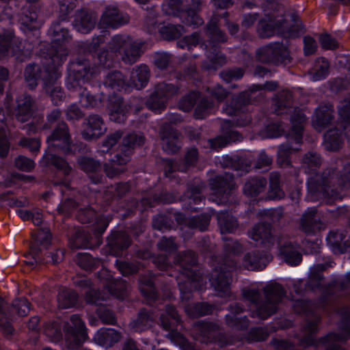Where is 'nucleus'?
I'll return each instance as SVG.
<instances>
[{"label":"nucleus","instance_id":"f257e3e1","mask_svg":"<svg viewBox=\"0 0 350 350\" xmlns=\"http://www.w3.org/2000/svg\"><path fill=\"white\" fill-rule=\"evenodd\" d=\"M308 189L313 200H323L327 204L341 200L342 191L350 189V161L340 172L335 168H327L321 174L310 178Z\"/></svg>","mask_w":350,"mask_h":350},{"label":"nucleus","instance_id":"f03ea898","mask_svg":"<svg viewBox=\"0 0 350 350\" xmlns=\"http://www.w3.org/2000/svg\"><path fill=\"white\" fill-rule=\"evenodd\" d=\"M338 313L342 317L343 325L341 327L342 334L334 332L317 340L315 335L319 331L321 323L319 315L307 314V319L303 327L304 335L299 340V345L303 347H318L320 345L324 347L325 350H346L339 342L346 341L350 337V325L346 322L350 321V306H345L338 309Z\"/></svg>","mask_w":350,"mask_h":350},{"label":"nucleus","instance_id":"7ed1b4c3","mask_svg":"<svg viewBox=\"0 0 350 350\" xmlns=\"http://www.w3.org/2000/svg\"><path fill=\"white\" fill-rule=\"evenodd\" d=\"M213 271L210 282L215 290L226 296L229 293L231 280L230 273L237 268V260L230 256L224 258L215 257L213 258Z\"/></svg>","mask_w":350,"mask_h":350},{"label":"nucleus","instance_id":"20e7f679","mask_svg":"<svg viewBox=\"0 0 350 350\" xmlns=\"http://www.w3.org/2000/svg\"><path fill=\"white\" fill-rule=\"evenodd\" d=\"M48 150L64 155H75L78 150L77 144L72 139L68 124L62 120L57 123L46 138Z\"/></svg>","mask_w":350,"mask_h":350},{"label":"nucleus","instance_id":"39448f33","mask_svg":"<svg viewBox=\"0 0 350 350\" xmlns=\"http://www.w3.org/2000/svg\"><path fill=\"white\" fill-rule=\"evenodd\" d=\"M337 126L329 129L324 135V145L329 151L338 150L342 144L340 131L345 133L350 132V97L345 98L338 109Z\"/></svg>","mask_w":350,"mask_h":350},{"label":"nucleus","instance_id":"423d86ee","mask_svg":"<svg viewBox=\"0 0 350 350\" xmlns=\"http://www.w3.org/2000/svg\"><path fill=\"white\" fill-rule=\"evenodd\" d=\"M265 299L256 310V316L265 320L275 314L279 304L286 296V291L282 284L274 281L267 283L262 289Z\"/></svg>","mask_w":350,"mask_h":350},{"label":"nucleus","instance_id":"0eeeda50","mask_svg":"<svg viewBox=\"0 0 350 350\" xmlns=\"http://www.w3.org/2000/svg\"><path fill=\"white\" fill-rule=\"evenodd\" d=\"M255 61L262 64L286 65L292 61L290 51L282 44H270L256 49Z\"/></svg>","mask_w":350,"mask_h":350},{"label":"nucleus","instance_id":"6e6552de","mask_svg":"<svg viewBox=\"0 0 350 350\" xmlns=\"http://www.w3.org/2000/svg\"><path fill=\"white\" fill-rule=\"evenodd\" d=\"M68 70V88L77 90L81 89L80 81H88L93 78L95 68L88 58L77 57L70 63Z\"/></svg>","mask_w":350,"mask_h":350},{"label":"nucleus","instance_id":"1a4fd4ad","mask_svg":"<svg viewBox=\"0 0 350 350\" xmlns=\"http://www.w3.org/2000/svg\"><path fill=\"white\" fill-rule=\"evenodd\" d=\"M210 189L213 191L212 200L218 204H227L235 186L234 175L225 173L209 179Z\"/></svg>","mask_w":350,"mask_h":350},{"label":"nucleus","instance_id":"9d476101","mask_svg":"<svg viewBox=\"0 0 350 350\" xmlns=\"http://www.w3.org/2000/svg\"><path fill=\"white\" fill-rule=\"evenodd\" d=\"M254 92L250 88L247 91L240 92L238 95L232 96L230 103L226 108L227 114L239 117L234 120V124L237 126H245L251 122V116L245 113V109L251 102V94Z\"/></svg>","mask_w":350,"mask_h":350},{"label":"nucleus","instance_id":"9b49d317","mask_svg":"<svg viewBox=\"0 0 350 350\" xmlns=\"http://www.w3.org/2000/svg\"><path fill=\"white\" fill-rule=\"evenodd\" d=\"M70 321V323L67 322L64 325L66 341L69 349H76L88 339L87 329L77 314L72 315Z\"/></svg>","mask_w":350,"mask_h":350},{"label":"nucleus","instance_id":"f8f14e48","mask_svg":"<svg viewBox=\"0 0 350 350\" xmlns=\"http://www.w3.org/2000/svg\"><path fill=\"white\" fill-rule=\"evenodd\" d=\"M178 94V88L171 83H159L154 87V92L146 101V107L150 110L163 109L166 103Z\"/></svg>","mask_w":350,"mask_h":350},{"label":"nucleus","instance_id":"ddd939ff","mask_svg":"<svg viewBox=\"0 0 350 350\" xmlns=\"http://www.w3.org/2000/svg\"><path fill=\"white\" fill-rule=\"evenodd\" d=\"M331 262H327L322 264H317L314 265L310 270V274L308 275L307 282L306 283V290L310 291H315V290H323V294L320 297V302L323 306H327L329 304V298L334 295H326L325 298H323L325 295V289L326 286L328 285L323 284V282L325 280V277L323 273L326 271L329 267H331Z\"/></svg>","mask_w":350,"mask_h":350},{"label":"nucleus","instance_id":"4468645a","mask_svg":"<svg viewBox=\"0 0 350 350\" xmlns=\"http://www.w3.org/2000/svg\"><path fill=\"white\" fill-rule=\"evenodd\" d=\"M83 126L84 129L81 132V136L86 141L96 140L107 131L103 118L96 113L90 114L85 118Z\"/></svg>","mask_w":350,"mask_h":350},{"label":"nucleus","instance_id":"2eb2a0df","mask_svg":"<svg viewBox=\"0 0 350 350\" xmlns=\"http://www.w3.org/2000/svg\"><path fill=\"white\" fill-rule=\"evenodd\" d=\"M174 264L179 267L180 272L191 281H196L199 278L198 273L193 267L198 265V255L191 250L179 252L174 258Z\"/></svg>","mask_w":350,"mask_h":350},{"label":"nucleus","instance_id":"dca6fc26","mask_svg":"<svg viewBox=\"0 0 350 350\" xmlns=\"http://www.w3.org/2000/svg\"><path fill=\"white\" fill-rule=\"evenodd\" d=\"M33 241L31 242L29 246V252L27 255H25L26 258L31 256L33 260H25V262L29 265H33L37 262H42L40 256L41 249L40 246L46 247L51 243V234L49 232L42 229H38L36 232L31 233Z\"/></svg>","mask_w":350,"mask_h":350},{"label":"nucleus","instance_id":"f3484780","mask_svg":"<svg viewBox=\"0 0 350 350\" xmlns=\"http://www.w3.org/2000/svg\"><path fill=\"white\" fill-rule=\"evenodd\" d=\"M22 52V42L15 36L14 32L0 33V60L18 56Z\"/></svg>","mask_w":350,"mask_h":350},{"label":"nucleus","instance_id":"a211bd4d","mask_svg":"<svg viewBox=\"0 0 350 350\" xmlns=\"http://www.w3.org/2000/svg\"><path fill=\"white\" fill-rule=\"evenodd\" d=\"M131 243L130 235L123 230L113 232L107 239L109 254L115 256H122Z\"/></svg>","mask_w":350,"mask_h":350},{"label":"nucleus","instance_id":"6ab92c4d","mask_svg":"<svg viewBox=\"0 0 350 350\" xmlns=\"http://www.w3.org/2000/svg\"><path fill=\"white\" fill-rule=\"evenodd\" d=\"M36 106L35 100L29 94H24L16 99V107L14 110V116L16 120L21 123L31 119Z\"/></svg>","mask_w":350,"mask_h":350},{"label":"nucleus","instance_id":"aec40b11","mask_svg":"<svg viewBox=\"0 0 350 350\" xmlns=\"http://www.w3.org/2000/svg\"><path fill=\"white\" fill-rule=\"evenodd\" d=\"M79 168L88 174L94 183H101L102 176L98 174L102 170L101 163L94 158L82 156L77 160Z\"/></svg>","mask_w":350,"mask_h":350},{"label":"nucleus","instance_id":"412c9836","mask_svg":"<svg viewBox=\"0 0 350 350\" xmlns=\"http://www.w3.org/2000/svg\"><path fill=\"white\" fill-rule=\"evenodd\" d=\"M107 110L111 121L120 124L126 120L128 109L122 96L116 94L111 96L109 99Z\"/></svg>","mask_w":350,"mask_h":350},{"label":"nucleus","instance_id":"4be33fe9","mask_svg":"<svg viewBox=\"0 0 350 350\" xmlns=\"http://www.w3.org/2000/svg\"><path fill=\"white\" fill-rule=\"evenodd\" d=\"M129 22L127 17L123 16L122 13L116 6H107L103 14L100 24L104 28L116 29Z\"/></svg>","mask_w":350,"mask_h":350},{"label":"nucleus","instance_id":"5701e85b","mask_svg":"<svg viewBox=\"0 0 350 350\" xmlns=\"http://www.w3.org/2000/svg\"><path fill=\"white\" fill-rule=\"evenodd\" d=\"M96 21V17L92 13L81 9L75 14L73 26L79 32L87 33L94 28Z\"/></svg>","mask_w":350,"mask_h":350},{"label":"nucleus","instance_id":"b1692460","mask_svg":"<svg viewBox=\"0 0 350 350\" xmlns=\"http://www.w3.org/2000/svg\"><path fill=\"white\" fill-rule=\"evenodd\" d=\"M334 106L331 104L321 105L316 110L313 125L317 130L328 127L334 119Z\"/></svg>","mask_w":350,"mask_h":350},{"label":"nucleus","instance_id":"393cba45","mask_svg":"<svg viewBox=\"0 0 350 350\" xmlns=\"http://www.w3.org/2000/svg\"><path fill=\"white\" fill-rule=\"evenodd\" d=\"M271 228L272 226L269 223H259L252 228L251 238L255 241H260L265 247H269L274 243Z\"/></svg>","mask_w":350,"mask_h":350},{"label":"nucleus","instance_id":"a878e982","mask_svg":"<svg viewBox=\"0 0 350 350\" xmlns=\"http://www.w3.org/2000/svg\"><path fill=\"white\" fill-rule=\"evenodd\" d=\"M280 254L284 260L291 266L298 265L302 260V254L297 244L286 242L280 247Z\"/></svg>","mask_w":350,"mask_h":350},{"label":"nucleus","instance_id":"bb28decb","mask_svg":"<svg viewBox=\"0 0 350 350\" xmlns=\"http://www.w3.org/2000/svg\"><path fill=\"white\" fill-rule=\"evenodd\" d=\"M306 121L305 115L299 110L295 111L291 116V122L292 124L291 133L288 135V139H293L297 144L302 142L304 124Z\"/></svg>","mask_w":350,"mask_h":350},{"label":"nucleus","instance_id":"cd10ccee","mask_svg":"<svg viewBox=\"0 0 350 350\" xmlns=\"http://www.w3.org/2000/svg\"><path fill=\"white\" fill-rule=\"evenodd\" d=\"M322 224L320 217L317 215L316 208L308 209L301 219V227L304 232L306 233H314L321 229Z\"/></svg>","mask_w":350,"mask_h":350},{"label":"nucleus","instance_id":"c85d7f7f","mask_svg":"<svg viewBox=\"0 0 350 350\" xmlns=\"http://www.w3.org/2000/svg\"><path fill=\"white\" fill-rule=\"evenodd\" d=\"M267 185V181L265 177L254 176L245 183L243 193L248 197L256 198L265 191Z\"/></svg>","mask_w":350,"mask_h":350},{"label":"nucleus","instance_id":"c756f323","mask_svg":"<svg viewBox=\"0 0 350 350\" xmlns=\"http://www.w3.org/2000/svg\"><path fill=\"white\" fill-rule=\"evenodd\" d=\"M145 140V137L142 134H137L136 133H129L123 137L122 142L119 146L120 151L128 155H132L137 147L144 145Z\"/></svg>","mask_w":350,"mask_h":350},{"label":"nucleus","instance_id":"7c9ffc66","mask_svg":"<svg viewBox=\"0 0 350 350\" xmlns=\"http://www.w3.org/2000/svg\"><path fill=\"white\" fill-rule=\"evenodd\" d=\"M206 29L207 36L213 45L226 43L228 41L226 33L219 27V18L217 17L211 18L206 26Z\"/></svg>","mask_w":350,"mask_h":350},{"label":"nucleus","instance_id":"2f4dec72","mask_svg":"<svg viewBox=\"0 0 350 350\" xmlns=\"http://www.w3.org/2000/svg\"><path fill=\"white\" fill-rule=\"evenodd\" d=\"M269 189L265 199L267 200H280L285 197V192L281 185V176L278 172L269 175Z\"/></svg>","mask_w":350,"mask_h":350},{"label":"nucleus","instance_id":"473e14b6","mask_svg":"<svg viewBox=\"0 0 350 350\" xmlns=\"http://www.w3.org/2000/svg\"><path fill=\"white\" fill-rule=\"evenodd\" d=\"M153 321V312L143 308L139 310L137 319L131 323V327L136 332H142L149 329Z\"/></svg>","mask_w":350,"mask_h":350},{"label":"nucleus","instance_id":"72a5a7b5","mask_svg":"<svg viewBox=\"0 0 350 350\" xmlns=\"http://www.w3.org/2000/svg\"><path fill=\"white\" fill-rule=\"evenodd\" d=\"M46 166H53L57 170L62 171L64 176H69L72 172V167L67 161L55 154L46 152L42 160Z\"/></svg>","mask_w":350,"mask_h":350},{"label":"nucleus","instance_id":"f704fd0d","mask_svg":"<svg viewBox=\"0 0 350 350\" xmlns=\"http://www.w3.org/2000/svg\"><path fill=\"white\" fill-rule=\"evenodd\" d=\"M38 14L28 8L23 10L19 16V23L24 31H33L41 27V22L38 18Z\"/></svg>","mask_w":350,"mask_h":350},{"label":"nucleus","instance_id":"c9c22d12","mask_svg":"<svg viewBox=\"0 0 350 350\" xmlns=\"http://www.w3.org/2000/svg\"><path fill=\"white\" fill-rule=\"evenodd\" d=\"M122 337V334L114 329L101 328L97 332L95 340L100 345L112 346L118 342Z\"/></svg>","mask_w":350,"mask_h":350},{"label":"nucleus","instance_id":"e433bc0d","mask_svg":"<svg viewBox=\"0 0 350 350\" xmlns=\"http://www.w3.org/2000/svg\"><path fill=\"white\" fill-rule=\"evenodd\" d=\"M195 329L204 338V342H212L215 336L220 330V326L213 322L198 321L194 324Z\"/></svg>","mask_w":350,"mask_h":350},{"label":"nucleus","instance_id":"4c0bfd02","mask_svg":"<svg viewBox=\"0 0 350 350\" xmlns=\"http://www.w3.org/2000/svg\"><path fill=\"white\" fill-rule=\"evenodd\" d=\"M275 111L278 115H282L286 109L293 107L294 100L292 92L284 90L275 95L274 99Z\"/></svg>","mask_w":350,"mask_h":350},{"label":"nucleus","instance_id":"58836bf2","mask_svg":"<svg viewBox=\"0 0 350 350\" xmlns=\"http://www.w3.org/2000/svg\"><path fill=\"white\" fill-rule=\"evenodd\" d=\"M292 141L289 139L286 143L281 144L278 147L277 163L282 167H288L291 166V155L293 152H298L299 148L292 146Z\"/></svg>","mask_w":350,"mask_h":350},{"label":"nucleus","instance_id":"ea45409f","mask_svg":"<svg viewBox=\"0 0 350 350\" xmlns=\"http://www.w3.org/2000/svg\"><path fill=\"white\" fill-rule=\"evenodd\" d=\"M217 218L222 234L232 233L239 227L237 219L227 211L218 213Z\"/></svg>","mask_w":350,"mask_h":350},{"label":"nucleus","instance_id":"a19ab883","mask_svg":"<svg viewBox=\"0 0 350 350\" xmlns=\"http://www.w3.org/2000/svg\"><path fill=\"white\" fill-rule=\"evenodd\" d=\"M79 295L74 290L70 288H62L57 295V299L58 307L66 309L75 307L78 302Z\"/></svg>","mask_w":350,"mask_h":350},{"label":"nucleus","instance_id":"79ce46f5","mask_svg":"<svg viewBox=\"0 0 350 350\" xmlns=\"http://www.w3.org/2000/svg\"><path fill=\"white\" fill-rule=\"evenodd\" d=\"M142 46V43L131 40L122 53V60L129 65L135 64L144 53Z\"/></svg>","mask_w":350,"mask_h":350},{"label":"nucleus","instance_id":"37998d69","mask_svg":"<svg viewBox=\"0 0 350 350\" xmlns=\"http://www.w3.org/2000/svg\"><path fill=\"white\" fill-rule=\"evenodd\" d=\"M222 164L224 167H229L234 170L245 171L246 172H248L252 165V162L250 160L245 157L234 155L225 157Z\"/></svg>","mask_w":350,"mask_h":350},{"label":"nucleus","instance_id":"c03bdc74","mask_svg":"<svg viewBox=\"0 0 350 350\" xmlns=\"http://www.w3.org/2000/svg\"><path fill=\"white\" fill-rule=\"evenodd\" d=\"M150 78V70L146 65H141L132 72L131 84L137 90L144 88Z\"/></svg>","mask_w":350,"mask_h":350},{"label":"nucleus","instance_id":"a18cd8bd","mask_svg":"<svg viewBox=\"0 0 350 350\" xmlns=\"http://www.w3.org/2000/svg\"><path fill=\"white\" fill-rule=\"evenodd\" d=\"M42 69L36 64H28L24 71V79L30 90H34L38 85V80L42 79Z\"/></svg>","mask_w":350,"mask_h":350},{"label":"nucleus","instance_id":"49530a36","mask_svg":"<svg viewBox=\"0 0 350 350\" xmlns=\"http://www.w3.org/2000/svg\"><path fill=\"white\" fill-rule=\"evenodd\" d=\"M206 188L204 183L200 180H193L187 184V188L185 192V196L193 200L195 204L199 203L204 197L202 195V191Z\"/></svg>","mask_w":350,"mask_h":350},{"label":"nucleus","instance_id":"de8ad7c7","mask_svg":"<svg viewBox=\"0 0 350 350\" xmlns=\"http://www.w3.org/2000/svg\"><path fill=\"white\" fill-rule=\"evenodd\" d=\"M243 265L249 270H262L266 267L265 259L259 251L246 254L243 258Z\"/></svg>","mask_w":350,"mask_h":350},{"label":"nucleus","instance_id":"09e8293b","mask_svg":"<svg viewBox=\"0 0 350 350\" xmlns=\"http://www.w3.org/2000/svg\"><path fill=\"white\" fill-rule=\"evenodd\" d=\"M346 234L341 232H330L327 241L334 250H337L340 253H344L350 247V239H345Z\"/></svg>","mask_w":350,"mask_h":350},{"label":"nucleus","instance_id":"8fccbe9b","mask_svg":"<svg viewBox=\"0 0 350 350\" xmlns=\"http://www.w3.org/2000/svg\"><path fill=\"white\" fill-rule=\"evenodd\" d=\"M256 31L260 38L273 36L276 33L274 17L269 15L266 18L260 19L257 24Z\"/></svg>","mask_w":350,"mask_h":350},{"label":"nucleus","instance_id":"3c124183","mask_svg":"<svg viewBox=\"0 0 350 350\" xmlns=\"http://www.w3.org/2000/svg\"><path fill=\"white\" fill-rule=\"evenodd\" d=\"M68 54V50L64 46L53 45L49 50L48 56L50 62L48 64L58 68L66 61Z\"/></svg>","mask_w":350,"mask_h":350},{"label":"nucleus","instance_id":"603ef678","mask_svg":"<svg viewBox=\"0 0 350 350\" xmlns=\"http://www.w3.org/2000/svg\"><path fill=\"white\" fill-rule=\"evenodd\" d=\"M176 201L175 196L170 193L162 192L154 194L152 197L143 198L141 204L145 208L152 207L157 204H171Z\"/></svg>","mask_w":350,"mask_h":350},{"label":"nucleus","instance_id":"864d4df0","mask_svg":"<svg viewBox=\"0 0 350 350\" xmlns=\"http://www.w3.org/2000/svg\"><path fill=\"white\" fill-rule=\"evenodd\" d=\"M185 32V28L181 25L167 24L159 29L161 36L163 40L167 41H172L180 38Z\"/></svg>","mask_w":350,"mask_h":350},{"label":"nucleus","instance_id":"5fc2aeb1","mask_svg":"<svg viewBox=\"0 0 350 350\" xmlns=\"http://www.w3.org/2000/svg\"><path fill=\"white\" fill-rule=\"evenodd\" d=\"M104 85L120 91L126 87V81L123 74L118 70L109 72L106 75Z\"/></svg>","mask_w":350,"mask_h":350},{"label":"nucleus","instance_id":"6e6d98bb","mask_svg":"<svg viewBox=\"0 0 350 350\" xmlns=\"http://www.w3.org/2000/svg\"><path fill=\"white\" fill-rule=\"evenodd\" d=\"M49 31L54 38L53 42L59 46H62L64 43L71 39L68 29L62 26L59 21L54 22Z\"/></svg>","mask_w":350,"mask_h":350},{"label":"nucleus","instance_id":"4d7b16f0","mask_svg":"<svg viewBox=\"0 0 350 350\" xmlns=\"http://www.w3.org/2000/svg\"><path fill=\"white\" fill-rule=\"evenodd\" d=\"M31 307V303L26 298L15 299L9 308L8 317L10 318L14 312L20 317H26L29 314Z\"/></svg>","mask_w":350,"mask_h":350},{"label":"nucleus","instance_id":"13d9d810","mask_svg":"<svg viewBox=\"0 0 350 350\" xmlns=\"http://www.w3.org/2000/svg\"><path fill=\"white\" fill-rule=\"evenodd\" d=\"M91 236L84 230H78L70 239V244L72 248L81 249L92 247L90 242Z\"/></svg>","mask_w":350,"mask_h":350},{"label":"nucleus","instance_id":"bf43d9fd","mask_svg":"<svg viewBox=\"0 0 350 350\" xmlns=\"http://www.w3.org/2000/svg\"><path fill=\"white\" fill-rule=\"evenodd\" d=\"M77 265L85 271H92L100 265L99 258H93L88 253H79L77 258Z\"/></svg>","mask_w":350,"mask_h":350},{"label":"nucleus","instance_id":"052dcab7","mask_svg":"<svg viewBox=\"0 0 350 350\" xmlns=\"http://www.w3.org/2000/svg\"><path fill=\"white\" fill-rule=\"evenodd\" d=\"M199 152L196 148H191L187 150L184 156L181 167L178 170L181 172H187L191 167H194L198 161Z\"/></svg>","mask_w":350,"mask_h":350},{"label":"nucleus","instance_id":"680f3d73","mask_svg":"<svg viewBox=\"0 0 350 350\" xmlns=\"http://www.w3.org/2000/svg\"><path fill=\"white\" fill-rule=\"evenodd\" d=\"M107 288L109 293L119 299H124L126 295L127 284L122 279L109 281Z\"/></svg>","mask_w":350,"mask_h":350},{"label":"nucleus","instance_id":"e2e57ef3","mask_svg":"<svg viewBox=\"0 0 350 350\" xmlns=\"http://www.w3.org/2000/svg\"><path fill=\"white\" fill-rule=\"evenodd\" d=\"M139 281V288L143 295L150 299H156L157 295L152 280L148 276L141 275Z\"/></svg>","mask_w":350,"mask_h":350},{"label":"nucleus","instance_id":"0e129e2a","mask_svg":"<svg viewBox=\"0 0 350 350\" xmlns=\"http://www.w3.org/2000/svg\"><path fill=\"white\" fill-rule=\"evenodd\" d=\"M350 288V273L345 275L342 280L332 281L325 289V298L326 295H335L337 291H345Z\"/></svg>","mask_w":350,"mask_h":350},{"label":"nucleus","instance_id":"69168bd1","mask_svg":"<svg viewBox=\"0 0 350 350\" xmlns=\"http://www.w3.org/2000/svg\"><path fill=\"white\" fill-rule=\"evenodd\" d=\"M211 221V216L208 214H201L189 217L187 227L191 229H198L204 232L208 229Z\"/></svg>","mask_w":350,"mask_h":350},{"label":"nucleus","instance_id":"338daca9","mask_svg":"<svg viewBox=\"0 0 350 350\" xmlns=\"http://www.w3.org/2000/svg\"><path fill=\"white\" fill-rule=\"evenodd\" d=\"M302 163L304 167L308 170V172L312 173L320 168L322 159L317 152H309L304 156Z\"/></svg>","mask_w":350,"mask_h":350},{"label":"nucleus","instance_id":"774afa93","mask_svg":"<svg viewBox=\"0 0 350 350\" xmlns=\"http://www.w3.org/2000/svg\"><path fill=\"white\" fill-rule=\"evenodd\" d=\"M329 64L328 61L324 58H319L314 63L312 68L311 73L314 80H321L325 78L329 72Z\"/></svg>","mask_w":350,"mask_h":350}]
</instances>
